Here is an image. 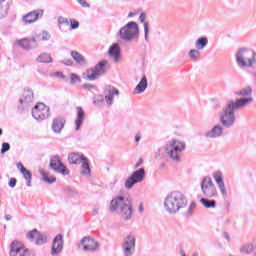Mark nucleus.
I'll return each mask as SVG.
<instances>
[{
  "label": "nucleus",
  "instance_id": "obj_1",
  "mask_svg": "<svg viewBox=\"0 0 256 256\" xmlns=\"http://www.w3.org/2000/svg\"><path fill=\"white\" fill-rule=\"evenodd\" d=\"M109 211L120 215L122 221H131L133 217V199L129 196H117L110 201Z\"/></svg>",
  "mask_w": 256,
  "mask_h": 256
},
{
  "label": "nucleus",
  "instance_id": "obj_2",
  "mask_svg": "<svg viewBox=\"0 0 256 256\" xmlns=\"http://www.w3.org/2000/svg\"><path fill=\"white\" fill-rule=\"evenodd\" d=\"M253 101V97H240L236 100H230L227 102L225 108V127H233L237 118L235 117V112L240 111L249 105Z\"/></svg>",
  "mask_w": 256,
  "mask_h": 256
},
{
  "label": "nucleus",
  "instance_id": "obj_3",
  "mask_svg": "<svg viewBox=\"0 0 256 256\" xmlns=\"http://www.w3.org/2000/svg\"><path fill=\"white\" fill-rule=\"evenodd\" d=\"M187 207V196L181 191H173L164 199V208L170 215H175Z\"/></svg>",
  "mask_w": 256,
  "mask_h": 256
},
{
  "label": "nucleus",
  "instance_id": "obj_4",
  "mask_svg": "<svg viewBox=\"0 0 256 256\" xmlns=\"http://www.w3.org/2000/svg\"><path fill=\"white\" fill-rule=\"evenodd\" d=\"M236 65L239 69H251L256 63V52L247 47H241L235 54Z\"/></svg>",
  "mask_w": 256,
  "mask_h": 256
},
{
  "label": "nucleus",
  "instance_id": "obj_5",
  "mask_svg": "<svg viewBox=\"0 0 256 256\" xmlns=\"http://www.w3.org/2000/svg\"><path fill=\"white\" fill-rule=\"evenodd\" d=\"M183 151H185V144L179 140H172L164 146V152L175 163H179Z\"/></svg>",
  "mask_w": 256,
  "mask_h": 256
},
{
  "label": "nucleus",
  "instance_id": "obj_6",
  "mask_svg": "<svg viewBox=\"0 0 256 256\" xmlns=\"http://www.w3.org/2000/svg\"><path fill=\"white\" fill-rule=\"evenodd\" d=\"M118 36L122 41L131 42L139 39V25L137 22L130 21L124 25L118 32Z\"/></svg>",
  "mask_w": 256,
  "mask_h": 256
},
{
  "label": "nucleus",
  "instance_id": "obj_7",
  "mask_svg": "<svg viewBox=\"0 0 256 256\" xmlns=\"http://www.w3.org/2000/svg\"><path fill=\"white\" fill-rule=\"evenodd\" d=\"M68 163H70V165L82 164V175H90L91 173V168L89 167V160L85 158V156L77 152H71L70 154H68Z\"/></svg>",
  "mask_w": 256,
  "mask_h": 256
},
{
  "label": "nucleus",
  "instance_id": "obj_8",
  "mask_svg": "<svg viewBox=\"0 0 256 256\" xmlns=\"http://www.w3.org/2000/svg\"><path fill=\"white\" fill-rule=\"evenodd\" d=\"M107 69H109V61L102 60L98 62L94 68L86 70V77L89 81H95L96 79H99L101 75H105Z\"/></svg>",
  "mask_w": 256,
  "mask_h": 256
},
{
  "label": "nucleus",
  "instance_id": "obj_9",
  "mask_svg": "<svg viewBox=\"0 0 256 256\" xmlns=\"http://www.w3.org/2000/svg\"><path fill=\"white\" fill-rule=\"evenodd\" d=\"M202 195L206 198L217 197V188L209 176H205L200 183Z\"/></svg>",
  "mask_w": 256,
  "mask_h": 256
},
{
  "label": "nucleus",
  "instance_id": "obj_10",
  "mask_svg": "<svg viewBox=\"0 0 256 256\" xmlns=\"http://www.w3.org/2000/svg\"><path fill=\"white\" fill-rule=\"evenodd\" d=\"M145 181V168H140L134 171L130 177L125 181L126 189H133L134 185L137 183H143Z\"/></svg>",
  "mask_w": 256,
  "mask_h": 256
},
{
  "label": "nucleus",
  "instance_id": "obj_11",
  "mask_svg": "<svg viewBox=\"0 0 256 256\" xmlns=\"http://www.w3.org/2000/svg\"><path fill=\"white\" fill-rule=\"evenodd\" d=\"M50 115L49 107L46 106L44 103H38L32 109V117L36 121H45Z\"/></svg>",
  "mask_w": 256,
  "mask_h": 256
},
{
  "label": "nucleus",
  "instance_id": "obj_12",
  "mask_svg": "<svg viewBox=\"0 0 256 256\" xmlns=\"http://www.w3.org/2000/svg\"><path fill=\"white\" fill-rule=\"evenodd\" d=\"M135 236L128 235L124 238L121 250L124 256H133V253H135Z\"/></svg>",
  "mask_w": 256,
  "mask_h": 256
},
{
  "label": "nucleus",
  "instance_id": "obj_13",
  "mask_svg": "<svg viewBox=\"0 0 256 256\" xmlns=\"http://www.w3.org/2000/svg\"><path fill=\"white\" fill-rule=\"evenodd\" d=\"M50 167L55 171V173H60V175H69V169H67V166L61 162V158L59 156H53L50 159Z\"/></svg>",
  "mask_w": 256,
  "mask_h": 256
},
{
  "label": "nucleus",
  "instance_id": "obj_14",
  "mask_svg": "<svg viewBox=\"0 0 256 256\" xmlns=\"http://www.w3.org/2000/svg\"><path fill=\"white\" fill-rule=\"evenodd\" d=\"M79 247L88 253H95L99 249V243L95 239L86 236L80 241Z\"/></svg>",
  "mask_w": 256,
  "mask_h": 256
},
{
  "label": "nucleus",
  "instance_id": "obj_15",
  "mask_svg": "<svg viewBox=\"0 0 256 256\" xmlns=\"http://www.w3.org/2000/svg\"><path fill=\"white\" fill-rule=\"evenodd\" d=\"M10 256H31L28 249H25L23 244L17 240H14L10 245Z\"/></svg>",
  "mask_w": 256,
  "mask_h": 256
},
{
  "label": "nucleus",
  "instance_id": "obj_16",
  "mask_svg": "<svg viewBox=\"0 0 256 256\" xmlns=\"http://www.w3.org/2000/svg\"><path fill=\"white\" fill-rule=\"evenodd\" d=\"M65 243L63 242V234H57L54 239L52 240L51 245V256H59L63 253V247Z\"/></svg>",
  "mask_w": 256,
  "mask_h": 256
},
{
  "label": "nucleus",
  "instance_id": "obj_17",
  "mask_svg": "<svg viewBox=\"0 0 256 256\" xmlns=\"http://www.w3.org/2000/svg\"><path fill=\"white\" fill-rule=\"evenodd\" d=\"M29 241H35L36 245H44L47 243V235L41 234L37 229H34L27 234Z\"/></svg>",
  "mask_w": 256,
  "mask_h": 256
},
{
  "label": "nucleus",
  "instance_id": "obj_18",
  "mask_svg": "<svg viewBox=\"0 0 256 256\" xmlns=\"http://www.w3.org/2000/svg\"><path fill=\"white\" fill-rule=\"evenodd\" d=\"M17 45L25 49L26 51H31V49H37L39 44L37 43V38L32 37L31 39L24 38L21 40H17Z\"/></svg>",
  "mask_w": 256,
  "mask_h": 256
},
{
  "label": "nucleus",
  "instance_id": "obj_19",
  "mask_svg": "<svg viewBox=\"0 0 256 256\" xmlns=\"http://www.w3.org/2000/svg\"><path fill=\"white\" fill-rule=\"evenodd\" d=\"M108 55L114 63H119V61H121V46H119V43H114L110 46Z\"/></svg>",
  "mask_w": 256,
  "mask_h": 256
},
{
  "label": "nucleus",
  "instance_id": "obj_20",
  "mask_svg": "<svg viewBox=\"0 0 256 256\" xmlns=\"http://www.w3.org/2000/svg\"><path fill=\"white\" fill-rule=\"evenodd\" d=\"M41 17H43V10L38 9V10L31 11L25 16H23L22 20L26 24H31V23H35V21H37L38 19H41Z\"/></svg>",
  "mask_w": 256,
  "mask_h": 256
},
{
  "label": "nucleus",
  "instance_id": "obj_21",
  "mask_svg": "<svg viewBox=\"0 0 256 256\" xmlns=\"http://www.w3.org/2000/svg\"><path fill=\"white\" fill-rule=\"evenodd\" d=\"M222 136H223V126H221L220 124L213 126L211 130H209L204 134V137H206V139H217Z\"/></svg>",
  "mask_w": 256,
  "mask_h": 256
},
{
  "label": "nucleus",
  "instance_id": "obj_22",
  "mask_svg": "<svg viewBox=\"0 0 256 256\" xmlns=\"http://www.w3.org/2000/svg\"><path fill=\"white\" fill-rule=\"evenodd\" d=\"M115 95L119 96V90H117L115 87L109 86L105 91V101L109 107L113 105V99Z\"/></svg>",
  "mask_w": 256,
  "mask_h": 256
},
{
  "label": "nucleus",
  "instance_id": "obj_23",
  "mask_svg": "<svg viewBox=\"0 0 256 256\" xmlns=\"http://www.w3.org/2000/svg\"><path fill=\"white\" fill-rule=\"evenodd\" d=\"M77 114L75 119V131H79L81 126L83 125V121H85V111L82 107L76 108Z\"/></svg>",
  "mask_w": 256,
  "mask_h": 256
},
{
  "label": "nucleus",
  "instance_id": "obj_24",
  "mask_svg": "<svg viewBox=\"0 0 256 256\" xmlns=\"http://www.w3.org/2000/svg\"><path fill=\"white\" fill-rule=\"evenodd\" d=\"M214 181L218 185L221 193L225 195V181L223 180V172L216 171L212 174Z\"/></svg>",
  "mask_w": 256,
  "mask_h": 256
},
{
  "label": "nucleus",
  "instance_id": "obj_25",
  "mask_svg": "<svg viewBox=\"0 0 256 256\" xmlns=\"http://www.w3.org/2000/svg\"><path fill=\"white\" fill-rule=\"evenodd\" d=\"M65 127V119L63 118H54L52 121L51 129L53 133L59 134L63 131Z\"/></svg>",
  "mask_w": 256,
  "mask_h": 256
},
{
  "label": "nucleus",
  "instance_id": "obj_26",
  "mask_svg": "<svg viewBox=\"0 0 256 256\" xmlns=\"http://www.w3.org/2000/svg\"><path fill=\"white\" fill-rule=\"evenodd\" d=\"M19 102L21 103V105H29L30 103H33V91L24 90Z\"/></svg>",
  "mask_w": 256,
  "mask_h": 256
},
{
  "label": "nucleus",
  "instance_id": "obj_27",
  "mask_svg": "<svg viewBox=\"0 0 256 256\" xmlns=\"http://www.w3.org/2000/svg\"><path fill=\"white\" fill-rule=\"evenodd\" d=\"M147 76H143L140 80V82L137 84V86L135 87V91L136 93L140 94V93H145V90L147 89Z\"/></svg>",
  "mask_w": 256,
  "mask_h": 256
},
{
  "label": "nucleus",
  "instance_id": "obj_28",
  "mask_svg": "<svg viewBox=\"0 0 256 256\" xmlns=\"http://www.w3.org/2000/svg\"><path fill=\"white\" fill-rule=\"evenodd\" d=\"M147 15L145 13H141L139 16L140 22L144 25V39L145 41H149V23L145 22Z\"/></svg>",
  "mask_w": 256,
  "mask_h": 256
},
{
  "label": "nucleus",
  "instance_id": "obj_29",
  "mask_svg": "<svg viewBox=\"0 0 256 256\" xmlns=\"http://www.w3.org/2000/svg\"><path fill=\"white\" fill-rule=\"evenodd\" d=\"M209 45V39L207 37H200L195 42L196 49L202 51V49H205Z\"/></svg>",
  "mask_w": 256,
  "mask_h": 256
},
{
  "label": "nucleus",
  "instance_id": "obj_30",
  "mask_svg": "<svg viewBox=\"0 0 256 256\" xmlns=\"http://www.w3.org/2000/svg\"><path fill=\"white\" fill-rule=\"evenodd\" d=\"M235 95H238V97H249V95H253V88L251 86H246L236 91Z\"/></svg>",
  "mask_w": 256,
  "mask_h": 256
},
{
  "label": "nucleus",
  "instance_id": "obj_31",
  "mask_svg": "<svg viewBox=\"0 0 256 256\" xmlns=\"http://www.w3.org/2000/svg\"><path fill=\"white\" fill-rule=\"evenodd\" d=\"M216 231H218V233H224L225 231V218L223 216H218L216 218Z\"/></svg>",
  "mask_w": 256,
  "mask_h": 256
},
{
  "label": "nucleus",
  "instance_id": "obj_32",
  "mask_svg": "<svg viewBox=\"0 0 256 256\" xmlns=\"http://www.w3.org/2000/svg\"><path fill=\"white\" fill-rule=\"evenodd\" d=\"M200 203H202L206 209H215L217 206V202L215 200H210L208 198H201Z\"/></svg>",
  "mask_w": 256,
  "mask_h": 256
},
{
  "label": "nucleus",
  "instance_id": "obj_33",
  "mask_svg": "<svg viewBox=\"0 0 256 256\" xmlns=\"http://www.w3.org/2000/svg\"><path fill=\"white\" fill-rule=\"evenodd\" d=\"M71 57L74 59V61H76V63H79V65H85V63H87L85 61V57L77 51H72Z\"/></svg>",
  "mask_w": 256,
  "mask_h": 256
},
{
  "label": "nucleus",
  "instance_id": "obj_34",
  "mask_svg": "<svg viewBox=\"0 0 256 256\" xmlns=\"http://www.w3.org/2000/svg\"><path fill=\"white\" fill-rule=\"evenodd\" d=\"M188 57L192 60V61H199L201 59V51L199 49H191L188 52Z\"/></svg>",
  "mask_w": 256,
  "mask_h": 256
},
{
  "label": "nucleus",
  "instance_id": "obj_35",
  "mask_svg": "<svg viewBox=\"0 0 256 256\" xmlns=\"http://www.w3.org/2000/svg\"><path fill=\"white\" fill-rule=\"evenodd\" d=\"M40 174L42 175V180L45 183H49V185H51L52 183H55V181H57V178H55V176H50L47 172H45L44 170H40Z\"/></svg>",
  "mask_w": 256,
  "mask_h": 256
},
{
  "label": "nucleus",
  "instance_id": "obj_36",
  "mask_svg": "<svg viewBox=\"0 0 256 256\" xmlns=\"http://www.w3.org/2000/svg\"><path fill=\"white\" fill-rule=\"evenodd\" d=\"M36 61L38 63H51L53 61V58H51L50 54L43 53L37 57Z\"/></svg>",
  "mask_w": 256,
  "mask_h": 256
},
{
  "label": "nucleus",
  "instance_id": "obj_37",
  "mask_svg": "<svg viewBox=\"0 0 256 256\" xmlns=\"http://www.w3.org/2000/svg\"><path fill=\"white\" fill-rule=\"evenodd\" d=\"M255 251V246L253 244H246L240 248V253H245L246 255H249Z\"/></svg>",
  "mask_w": 256,
  "mask_h": 256
},
{
  "label": "nucleus",
  "instance_id": "obj_38",
  "mask_svg": "<svg viewBox=\"0 0 256 256\" xmlns=\"http://www.w3.org/2000/svg\"><path fill=\"white\" fill-rule=\"evenodd\" d=\"M37 37L39 41H49V39H51V36L47 31H43L42 33L38 34Z\"/></svg>",
  "mask_w": 256,
  "mask_h": 256
},
{
  "label": "nucleus",
  "instance_id": "obj_39",
  "mask_svg": "<svg viewBox=\"0 0 256 256\" xmlns=\"http://www.w3.org/2000/svg\"><path fill=\"white\" fill-rule=\"evenodd\" d=\"M70 83L71 85H75V83H81V77L75 73L70 74Z\"/></svg>",
  "mask_w": 256,
  "mask_h": 256
},
{
  "label": "nucleus",
  "instance_id": "obj_40",
  "mask_svg": "<svg viewBox=\"0 0 256 256\" xmlns=\"http://www.w3.org/2000/svg\"><path fill=\"white\" fill-rule=\"evenodd\" d=\"M21 173L26 181L33 179V174L31 173V171L26 169V170L22 171Z\"/></svg>",
  "mask_w": 256,
  "mask_h": 256
},
{
  "label": "nucleus",
  "instance_id": "obj_41",
  "mask_svg": "<svg viewBox=\"0 0 256 256\" xmlns=\"http://www.w3.org/2000/svg\"><path fill=\"white\" fill-rule=\"evenodd\" d=\"M11 149V145L8 142L2 143L1 153L2 155L7 153Z\"/></svg>",
  "mask_w": 256,
  "mask_h": 256
},
{
  "label": "nucleus",
  "instance_id": "obj_42",
  "mask_svg": "<svg viewBox=\"0 0 256 256\" xmlns=\"http://www.w3.org/2000/svg\"><path fill=\"white\" fill-rule=\"evenodd\" d=\"M65 193H67V195H70V197H75V195H77V191L71 187H66Z\"/></svg>",
  "mask_w": 256,
  "mask_h": 256
},
{
  "label": "nucleus",
  "instance_id": "obj_43",
  "mask_svg": "<svg viewBox=\"0 0 256 256\" xmlns=\"http://www.w3.org/2000/svg\"><path fill=\"white\" fill-rule=\"evenodd\" d=\"M58 24H60V25H69V19H67L63 16H60V17H58Z\"/></svg>",
  "mask_w": 256,
  "mask_h": 256
},
{
  "label": "nucleus",
  "instance_id": "obj_44",
  "mask_svg": "<svg viewBox=\"0 0 256 256\" xmlns=\"http://www.w3.org/2000/svg\"><path fill=\"white\" fill-rule=\"evenodd\" d=\"M105 101V98L103 95H99L96 99H94L93 103L94 105H99V103H103Z\"/></svg>",
  "mask_w": 256,
  "mask_h": 256
},
{
  "label": "nucleus",
  "instance_id": "obj_45",
  "mask_svg": "<svg viewBox=\"0 0 256 256\" xmlns=\"http://www.w3.org/2000/svg\"><path fill=\"white\" fill-rule=\"evenodd\" d=\"M9 187L12 189L17 185V179L16 178H11L8 182Z\"/></svg>",
  "mask_w": 256,
  "mask_h": 256
},
{
  "label": "nucleus",
  "instance_id": "obj_46",
  "mask_svg": "<svg viewBox=\"0 0 256 256\" xmlns=\"http://www.w3.org/2000/svg\"><path fill=\"white\" fill-rule=\"evenodd\" d=\"M71 29H79V22L75 20H70Z\"/></svg>",
  "mask_w": 256,
  "mask_h": 256
},
{
  "label": "nucleus",
  "instance_id": "obj_47",
  "mask_svg": "<svg viewBox=\"0 0 256 256\" xmlns=\"http://www.w3.org/2000/svg\"><path fill=\"white\" fill-rule=\"evenodd\" d=\"M62 63L64 65H66L67 67H71V65H73V60L71 59H65V60H62Z\"/></svg>",
  "mask_w": 256,
  "mask_h": 256
},
{
  "label": "nucleus",
  "instance_id": "obj_48",
  "mask_svg": "<svg viewBox=\"0 0 256 256\" xmlns=\"http://www.w3.org/2000/svg\"><path fill=\"white\" fill-rule=\"evenodd\" d=\"M16 167H17V169H19L20 173H23V171L27 169V168H25V166H23V163H21V162H18Z\"/></svg>",
  "mask_w": 256,
  "mask_h": 256
},
{
  "label": "nucleus",
  "instance_id": "obj_49",
  "mask_svg": "<svg viewBox=\"0 0 256 256\" xmlns=\"http://www.w3.org/2000/svg\"><path fill=\"white\" fill-rule=\"evenodd\" d=\"M54 75L56 77H60V79H67V77L63 74V72H55Z\"/></svg>",
  "mask_w": 256,
  "mask_h": 256
},
{
  "label": "nucleus",
  "instance_id": "obj_50",
  "mask_svg": "<svg viewBox=\"0 0 256 256\" xmlns=\"http://www.w3.org/2000/svg\"><path fill=\"white\" fill-rule=\"evenodd\" d=\"M83 89H88L89 91H91V89H95V86L92 84H84Z\"/></svg>",
  "mask_w": 256,
  "mask_h": 256
},
{
  "label": "nucleus",
  "instance_id": "obj_51",
  "mask_svg": "<svg viewBox=\"0 0 256 256\" xmlns=\"http://www.w3.org/2000/svg\"><path fill=\"white\" fill-rule=\"evenodd\" d=\"M79 5H82L83 7H89V3L85 0H78Z\"/></svg>",
  "mask_w": 256,
  "mask_h": 256
},
{
  "label": "nucleus",
  "instance_id": "obj_52",
  "mask_svg": "<svg viewBox=\"0 0 256 256\" xmlns=\"http://www.w3.org/2000/svg\"><path fill=\"white\" fill-rule=\"evenodd\" d=\"M139 141H141V132H138V133H136V135H135V142H136V143H139Z\"/></svg>",
  "mask_w": 256,
  "mask_h": 256
},
{
  "label": "nucleus",
  "instance_id": "obj_53",
  "mask_svg": "<svg viewBox=\"0 0 256 256\" xmlns=\"http://www.w3.org/2000/svg\"><path fill=\"white\" fill-rule=\"evenodd\" d=\"M220 123H222V125H225V114L223 112L220 114Z\"/></svg>",
  "mask_w": 256,
  "mask_h": 256
},
{
  "label": "nucleus",
  "instance_id": "obj_54",
  "mask_svg": "<svg viewBox=\"0 0 256 256\" xmlns=\"http://www.w3.org/2000/svg\"><path fill=\"white\" fill-rule=\"evenodd\" d=\"M139 213H143L145 211V208L143 207V204H140L138 207Z\"/></svg>",
  "mask_w": 256,
  "mask_h": 256
},
{
  "label": "nucleus",
  "instance_id": "obj_55",
  "mask_svg": "<svg viewBox=\"0 0 256 256\" xmlns=\"http://www.w3.org/2000/svg\"><path fill=\"white\" fill-rule=\"evenodd\" d=\"M5 219H6V221H11L12 216H11V215H9V214H7V215H5Z\"/></svg>",
  "mask_w": 256,
  "mask_h": 256
},
{
  "label": "nucleus",
  "instance_id": "obj_56",
  "mask_svg": "<svg viewBox=\"0 0 256 256\" xmlns=\"http://www.w3.org/2000/svg\"><path fill=\"white\" fill-rule=\"evenodd\" d=\"M92 213H93V215H98L99 214V209H94L93 211H92Z\"/></svg>",
  "mask_w": 256,
  "mask_h": 256
},
{
  "label": "nucleus",
  "instance_id": "obj_57",
  "mask_svg": "<svg viewBox=\"0 0 256 256\" xmlns=\"http://www.w3.org/2000/svg\"><path fill=\"white\" fill-rule=\"evenodd\" d=\"M225 239L227 240V241H231V237H229V234H225Z\"/></svg>",
  "mask_w": 256,
  "mask_h": 256
},
{
  "label": "nucleus",
  "instance_id": "obj_58",
  "mask_svg": "<svg viewBox=\"0 0 256 256\" xmlns=\"http://www.w3.org/2000/svg\"><path fill=\"white\" fill-rule=\"evenodd\" d=\"M142 163H143L142 161H140V162L136 163V165H135V169H137L138 167H140Z\"/></svg>",
  "mask_w": 256,
  "mask_h": 256
},
{
  "label": "nucleus",
  "instance_id": "obj_59",
  "mask_svg": "<svg viewBox=\"0 0 256 256\" xmlns=\"http://www.w3.org/2000/svg\"><path fill=\"white\" fill-rule=\"evenodd\" d=\"M252 76L254 77V83H256V72H253Z\"/></svg>",
  "mask_w": 256,
  "mask_h": 256
},
{
  "label": "nucleus",
  "instance_id": "obj_60",
  "mask_svg": "<svg viewBox=\"0 0 256 256\" xmlns=\"http://www.w3.org/2000/svg\"><path fill=\"white\" fill-rule=\"evenodd\" d=\"M27 181V187H31V179L30 180H26Z\"/></svg>",
  "mask_w": 256,
  "mask_h": 256
},
{
  "label": "nucleus",
  "instance_id": "obj_61",
  "mask_svg": "<svg viewBox=\"0 0 256 256\" xmlns=\"http://www.w3.org/2000/svg\"><path fill=\"white\" fill-rule=\"evenodd\" d=\"M134 15H135V13L130 12V13L128 14V17H134Z\"/></svg>",
  "mask_w": 256,
  "mask_h": 256
},
{
  "label": "nucleus",
  "instance_id": "obj_62",
  "mask_svg": "<svg viewBox=\"0 0 256 256\" xmlns=\"http://www.w3.org/2000/svg\"><path fill=\"white\" fill-rule=\"evenodd\" d=\"M3 135V129L0 128V136Z\"/></svg>",
  "mask_w": 256,
  "mask_h": 256
},
{
  "label": "nucleus",
  "instance_id": "obj_63",
  "mask_svg": "<svg viewBox=\"0 0 256 256\" xmlns=\"http://www.w3.org/2000/svg\"><path fill=\"white\" fill-rule=\"evenodd\" d=\"M227 37H228V39H231V37H233V36H231V34H228Z\"/></svg>",
  "mask_w": 256,
  "mask_h": 256
},
{
  "label": "nucleus",
  "instance_id": "obj_64",
  "mask_svg": "<svg viewBox=\"0 0 256 256\" xmlns=\"http://www.w3.org/2000/svg\"><path fill=\"white\" fill-rule=\"evenodd\" d=\"M5 1H7V0H0V3H5Z\"/></svg>",
  "mask_w": 256,
  "mask_h": 256
}]
</instances>
